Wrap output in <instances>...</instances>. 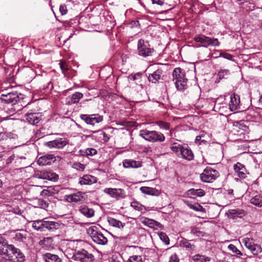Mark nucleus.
<instances>
[{
    "label": "nucleus",
    "mask_w": 262,
    "mask_h": 262,
    "mask_svg": "<svg viewBox=\"0 0 262 262\" xmlns=\"http://www.w3.org/2000/svg\"><path fill=\"white\" fill-rule=\"evenodd\" d=\"M60 224L54 221H47L45 219L34 221L32 227L36 230L40 231H54L59 228Z\"/></svg>",
    "instance_id": "obj_1"
},
{
    "label": "nucleus",
    "mask_w": 262,
    "mask_h": 262,
    "mask_svg": "<svg viewBox=\"0 0 262 262\" xmlns=\"http://www.w3.org/2000/svg\"><path fill=\"white\" fill-rule=\"evenodd\" d=\"M172 76L173 81L178 90L183 91L186 88L187 80L185 78V74L182 69L176 68L173 71Z\"/></svg>",
    "instance_id": "obj_2"
},
{
    "label": "nucleus",
    "mask_w": 262,
    "mask_h": 262,
    "mask_svg": "<svg viewBox=\"0 0 262 262\" xmlns=\"http://www.w3.org/2000/svg\"><path fill=\"white\" fill-rule=\"evenodd\" d=\"M139 135L145 140L152 142H162L165 139L164 135L162 133L155 130H141Z\"/></svg>",
    "instance_id": "obj_3"
},
{
    "label": "nucleus",
    "mask_w": 262,
    "mask_h": 262,
    "mask_svg": "<svg viewBox=\"0 0 262 262\" xmlns=\"http://www.w3.org/2000/svg\"><path fill=\"white\" fill-rule=\"evenodd\" d=\"M219 177V172L210 167H207L200 174L202 181L205 183H212Z\"/></svg>",
    "instance_id": "obj_4"
},
{
    "label": "nucleus",
    "mask_w": 262,
    "mask_h": 262,
    "mask_svg": "<svg viewBox=\"0 0 262 262\" xmlns=\"http://www.w3.org/2000/svg\"><path fill=\"white\" fill-rule=\"evenodd\" d=\"M72 259L79 262H92L94 256L84 249L75 251L71 258Z\"/></svg>",
    "instance_id": "obj_5"
},
{
    "label": "nucleus",
    "mask_w": 262,
    "mask_h": 262,
    "mask_svg": "<svg viewBox=\"0 0 262 262\" xmlns=\"http://www.w3.org/2000/svg\"><path fill=\"white\" fill-rule=\"evenodd\" d=\"M10 257L8 260L13 262H24L25 260V256L20 249L16 248L13 245H10Z\"/></svg>",
    "instance_id": "obj_6"
},
{
    "label": "nucleus",
    "mask_w": 262,
    "mask_h": 262,
    "mask_svg": "<svg viewBox=\"0 0 262 262\" xmlns=\"http://www.w3.org/2000/svg\"><path fill=\"white\" fill-rule=\"evenodd\" d=\"M23 98V95L18 94L17 92L9 93L6 94H3L1 97L2 102L5 103H11L12 104H15L20 99Z\"/></svg>",
    "instance_id": "obj_7"
},
{
    "label": "nucleus",
    "mask_w": 262,
    "mask_h": 262,
    "mask_svg": "<svg viewBox=\"0 0 262 262\" xmlns=\"http://www.w3.org/2000/svg\"><path fill=\"white\" fill-rule=\"evenodd\" d=\"M80 118L88 124L94 125L103 121V117L98 114H81Z\"/></svg>",
    "instance_id": "obj_8"
},
{
    "label": "nucleus",
    "mask_w": 262,
    "mask_h": 262,
    "mask_svg": "<svg viewBox=\"0 0 262 262\" xmlns=\"http://www.w3.org/2000/svg\"><path fill=\"white\" fill-rule=\"evenodd\" d=\"M242 242L245 247L250 250L254 255H256L261 252V247L257 244H255L252 238H244L242 239Z\"/></svg>",
    "instance_id": "obj_9"
},
{
    "label": "nucleus",
    "mask_w": 262,
    "mask_h": 262,
    "mask_svg": "<svg viewBox=\"0 0 262 262\" xmlns=\"http://www.w3.org/2000/svg\"><path fill=\"white\" fill-rule=\"evenodd\" d=\"M153 50L149 48V45L147 41L140 39L138 42V51L139 54L143 57L150 56Z\"/></svg>",
    "instance_id": "obj_10"
},
{
    "label": "nucleus",
    "mask_w": 262,
    "mask_h": 262,
    "mask_svg": "<svg viewBox=\"0 0 262 262\" xmlns=\"http://www.w3.org/2000/svg\"><path fill=\"white\" fill-rule=\"evenodd\" d=\"M10 245H8L6 241L0 237V255L2 256L3 259L0 262H6L8 258L10 257Z\"/></svg>",
    "instance_id": "obj_11"
},
{
    "label": "nucleus",
    "mask_w": 262,
    "mask_h": 262,
    "mask_svg": "<svg viewBox=\"0 0 262 262\" xmlns=\"http://www.w3.org/2000/svg\"><path fill=\"white\" fill-rule=\"evenodd\" d=\"M103 191L105 193L117 200L123 199L126 196L124 190L121 188H106Z\"/></svg>",
    "instance_id": "obj_12"
},
{
    "label": "nucleus",
    "mask_w": 262,
    "mask_h": 262,
    "mask_svg": "<svg viewBox=\"0 0 262 262\" xmlns=\"http://www.w3.org/2000/svg\"><path fill=\"white\" fill-rule=\"evenodd\" d=\"M68 143V142L66 139L58 138L46 142L45 145L50 148L60 149L63 148Z\"/></svg>",
    "instance_id": "obj_13"
},
{
    "label": "nucleus",
    "mask_w": 262,
    "mask_h": 262,
    "mask_svg": "<svg viewBox=\"0 0 262 262\" xmlns=\"http://www.w3.org/2000/svg\"><path fill=\"white\" fill-rule=\"evenodd\" d=\"M83 193L78 191L70 194L64 195L65 200L69 203H77L83 199Z\"/></svg>",
    "instance_id": "obj_14"
},
{
    "label": "nucleus",
    "mask_w": 262,
    "mask_h": 262,
    "mask_svg": "<svg viewBox=\"0 0 262 262\" xmlns=\"http://www.w3.org/2000/svg\"><path fill=\"white\" fill-rule=\"evenodd\" d=\"M56 158L53 155H47L40 157L37 161V163L40 165H51L52 162H55Z\"/></svg>",
    "instance_id": "obj_15"
},
{
    "label": "nucleus",
    "mask_w": 262,
    "mask_h": 262,
    "mask_svg": "<svg viewBox=\"0 0 262 262\" xmlns=\"http://www.w3.org/2000/svg\"><path fill=\"white\" fill-rule=\"evenodd\" d=\"M25 118L31 124L35 125L41 120V115L38 113H30L25 115Z\"/></svg>",
    "instance_id": "obj_16"
},
{
    "label": "nucleus",
    "mask_w": 262,
    "mask_h": 262,
    "mask_svg": "<svg viewBox=\"0 0 262 262\" xmlns=\"http://www.w3.org/2000/svg\"><path fill=\"white\" fill-rule=\"evenodd\" d=\"M233 168L239 178H245L246 177L247 169L244 164L237 162L234 165Z\"/></svg>",
    "instance_id": "obj_17"
},
{
    "label": "nucleus",
    "mask_w": 262,
    "mask_h": 262,
    "mask_svg": "<svg viewBox=\"0 0 262 262\" xmlns=\"http://www.w3.org/2000/svg\"><path fill=\"white\" fill-rule=\"evenodd\" d=\"M97 182V178L90 174H85L79 178V184L83 185H92Z\"/></svg>",
    "instance_id": "obj_18"
},
{
    "label": "nucleus",
    "mask_w": 262,
    "mask_h": 262,
    "mask_svg": "<svg viewBox=\"0 0 262 262\" xmlns=\"http://www.w3.org/2000/svg\"><path fill=\"white\" fill-rule=\"evenodd\" d=\"M240 100L238 95L233 94L230 97V102L229 104L230 108L231 111L238 110L239 106Z\"/></svg>",
    "instance_id": "obj_19"
},
{
    "label": "nucleus",
    "mask_w": 262,
    "mask_h": 262,
    "mask_svg": "<svg viewBox=\"0 0 262 262\" xmlns=\"http://www.w3.org/2000/svg\"><path fill=\"white\" fill-rule=\"evenodd\" d=\"M78 210L82 214L88 218L93 217L95 214L94 210L93 208H89L85 205L80 206Z\"/></svg>",
    "instance_id": "obj_20"
},
{
    "label": "nucleus",
    "mask_w": 262,
    "mask_h": 262,
    "mask_svg": "<svg viewBox=\"0 0 262 262\" xmlns=\"http://www.w3.org/2000/svg\"><path fill=\"white\" fill-rule=\"evenodd\" d=\"M123 165L125 168H137L142 166L141 163L139 161L131 159H126L123 162Z\"/></svg>",
    "instance_id": "obj_21"
},
{
    "label": "nucleus",
    "mask_w": 262,
    "mask_h": 262,
    "mask_svg": "<svg viewBox=\"0 0 262 262\" xmlns=\"http://www.w3.org/2000/svg\"><path fill=\"white\" fill-rule=\"evenodd\" d=\"M205 191L202 189H190L187 191V195L191 198L202 197L205 195Z\"/></svg>",
    "instance_id": "obj_22"
},
{
    "label": "nucleus",
    "mask_w": 262,
    "mask_h": 262,
    "mask_svg": "<svg viewBox=\"0 0 262 262\" xmlns=\"http://www.w3.org/2000/svg\"><path fill=\"white\" fill-rule=\"evenodd\" d=\"M244 214V211L240 209H230L227 212L228 216L232 219L236 217H242Z\"/></svg>",
    "instance_id": "obj_23"
},
{
    "label": "nucleus",
    "mask_w": 262,
    "mask_h": 262,
    "mask_svg": "<svg viewBox=\"0 0 262 262\" xmlns=\"http://www.w3.org/2000/svg\"><path fill=\"white\" fill-rule=\"evenodd\" d=\"M43 259L45 262H62L61 259L57 255L50 253L43 254Z\"/></svg>",
    "instance_id": "obj_24"
},
{
    "label": "nucleus",
    "mask_w": 262,
    "mask_h": 262,
    "mask_svg": "<svg viewBox=\"0 0 262 262\" xmlns=\"http://www.w3.org/2000/svg\"><path fill=\"white\" fill-rule=\"evenodd\" d=\"M26 233H20L18 231H12L10 232V236L16 242H24L26 239Z\"/></svg>",
    "instance_id": "obj_25"
},
{
    "label": "nucleus",
    "mask_w": 262,
    "mask_h": 262,
    "mask_svg": "<svg viewBox=\"0 0 262 262\" xmlns=\"http://www.w3.org/2000/svg\"><path fill=\"white\" fill-rule=\"evenodd\" d=\"M196 42H200L202 46L207 47L210 45V38L203 35L196 36L194 38Z\"/></svg>",
    "instance_id": "obj_26"
},
{
    "label": "nucleus",
    "mask_w": 262,
    "mask_h": 262,
    "mask_svg": "<svg viewBox=\"0 0 262 262\" xmlns=\"http://www.w3.org/2000/svg\"><path fill=\"white\" fill-rule=\"evenodd\" d=\"M162 73V70L160 69L156 70L149 75L148 77L149 81L156 83L161 79Z\"/></svg>",
    "instance_id": "obj_27"
},
{
    "label": "nucleus",
    "mask_w": 262,
    "mask_h": 262,
    "mask_svg": "<svg viewBox=\"0 0 262 262\" xmlns=\"http://www.w3.org/2000/svg\"><path fill=\"white\" fill-rule=\"evenodd\" d=\"M182 154L180 157L183 158L188 161H191L193 159L194 156L192 151L188 147L183 146L181 151Z\"/></svg>",
    "instance_id": "obj_28"
},
{
    "label": "nucleus",
    "mask_w": 262,
    "mask_h": 262,
    "mask_svg": "<svg viewBox=\"0 0 262 262\" xmlns=\"http://www.w3.org/2000/svg\"><path fill=\"white\" fill-rule=\"evenodd\" d=\"M92 240L96 244L101 245H104L107 244V238L101 232L98 233L93 237Z\"/></svg>",
    "instance_id": "obj_29"
},
{
    "label": "nucleus",
    "mask_w": 262,
    "mask_h": 262,
    "mask_svg": "<svg viewBox=\"0 0 262 262\" xmlns=\"http://www.w3.org/2000/svg\"><path fill=\"white\" fill-rule=\"evenodd\" d=\"M140 190L143 193L151 195L158 196L160 194L159 191L154 188L148 187H141Z\"/></svg>",
    "instance_id": "obj_30"
},
{
    "label": "nucleus",
    "mask_w": 262,
    "mask_h": 262,
    "mask_svg": "<svg viewBox=\"0 0 262 262\" xmlns=\"http://www.w3.org/2000/svg\"><path fill=\"white\" fill-rule=\"evenodd\" d=\"M107 221L110 225L119 229L123 228L125 225V223L113 217H108Z\"/></svg>",
    "instance_id": "obj_31"
},
{
    "label": "nucleus",
    "mask_w": 262,
    "mask_h": 262,
    "mask_svg": "<svg viewBox=\"0 0 262 262\" xmlns=\"http://www.w3.org/2000/svg\"><path fill=\"white\" fill-rule=\"evenodd\" d=\"M83 97V94L80 92H76L68 99H69V103L74 104L78 103L80 99Z\"/></svg>",
    "instance_id": "obj_32"
},
{
    "label": "nucleus",
    "mask_w": 262,
    "mask_h": 262,
    "mask_svg": "<svg viewBox=\"0 0 262 262\" xmlns=\"http://www.w3.org/2000/svg\"><path fill=\"white\" fill-rule=\"evenodd\" d=\"M51 173L45 171H37L35 173V177L40 179L51 180Z\"/></svg>",
    "instance_id": "obj_33"
},
{
    "label": "nucleus",
    "mask_w": 262,
    "mask_h": 262,
    "mask_svg": "<svg viewBox=\"0 0 262 262\" xmlns=\"http://www.w3.org/2000/svg\"><path fill=\"white\" fill-rule=\"evenodd\" d=\"M183 146L178 144L177 143H173L171 146V150L175 153L178 157H180L182 154L181 151L183 149Z\"/></svg>",
    "instance_id": "obj_34"
},
{
    "label": "nucleus",
    "mask_w": 262,
    "mask_h": 262,
    "mask_svg": "<svg viewBox=\"0 0 262 262\" xmlns=\"http://www.w3.org/2000/svg\"><path fill=\"white\" fill-rule=\"evenodd\" d=\"M250 203L258 207H262V196L256 195L250 200Z\"/></svg>",
    "instance_id": "obj_35"
},
{
    "label": "nucleus",
    "mask_w": 262,
    "mask_h": 262,
    "mask_svg": "<svg viewBox=\"0 0 262 262\" xmlns=\"http://www.w3.org/2000/svg\"><path fill=\"white\" fill-rule=\"evenodd\" d=\"M192 259L194 262H207L210 260V258L204 255L196 254L193 256Z\"/></svg>",
    "instance_id": "obj_36"
},
{
    "label": "nucleus",
    "mask_w": 262,
    "mask_h": 262,
    "mask_svg": "<svg viewBox=\"0 0 262 262\" xmlns=\"http://www.w3.org/2000/svg\"><path fill=\"white\" fill-rule=\"evenodd\" d=\"M230 75V71L227 69H221L218 73L217 77L220 80L226 79Z\"/></svg>",
    "instance_id": "obj_37"
},
{
    "label": "nucleus",
    "mask_w": 262,
    "mask_h": 262,
    "mask_svg": "<svg viewBox=\"0 0 262 262\" xmlns=\"http://www.w3.org/2000/svg\"><path fill=\"white\" fill-rule=\"evenodd\" d=\"M130 205L135 210L140 211L142 213L145 210V207L138 202H133L131 203Z\"/></svg>",
    "instance_id": "obj_38"
},
{
    "label": "nucleus",
    "mask_w": 262,
    "mask_h": 262,
    "mask_svg": "<svg viewBox=\"0 0 262 262\" xmlns=\"http://www.w3.org/2000/svg\"><path fill=\"white\" fill-rule=\"evenodd\" d=\"M144 223L149 227L150 228H154L155 227H158L160 224L158 222L149 219H145Z\"/></svg>",
    "instance_id": "obj_39"
},
{
    "label": "nucleus",
    "mask_w": 262,
    "mask_h": 262,
    "mask_svg": "<svg viewBox=\"0 0 262 262\" xmlns=\"http://www.w3.org/2000/svg\"><path fill=\"white\" fill-rule=\"evenodd\" d=\"M87 231L92 239H93V237H94L99 232L97 227L94 226L89 228Z\"/></svg>",
    "instance_id": "obj_40"
},
{
    "label": "nucleus",
    "mask_w": 262,
    "mask_h": 262,
    "mask_svg": "<svg viewBox=\"0 0 262 262\" xmlns=\"http://www.w3.org/2000/svg\"><path fill=\"white\" fill-rule=\"evenodd\" d=\"M156 124L160 127V129L164 130H168L169 129V124L168 123L159 121L156 122Z\"/></svg>",
    "instance_id": "obj_41"
},
{
    "label": "nucleus",
    "mask_w": 262,
    "mask_h": 262,
    "mask_svg": "<svg viewBox=\"0 0 262 262\" xmlns=\"http://www.w3.org/2000/svg\"><path fill=\"white\" fill-rule=\"evenodd\" d=\"M117 124L118 125H121L122 126L127 127H132L134 125V122L127 121V120L120 121L118 122H117Z\"/></svg>",
    "instance_id": "obj_42"
},
{
    "label": "nucleus",
    "mask_w": 262,
    "mask_h": 262,
    "mask_svg": "<svg viewBox=\"0 0 262 262\" xmlns=\"http://www.w3.org/2000/svg\"><path fill=\"white\" fill-rule=\"evenodd\" d=\"M128 261L129 262H144L141 256L133 255L130 256Z\"/></svg>",
    "instance_id": "obj_43"
},
{
    "label": "nucleus",
    "mask_w": 262,
    "mask_h": 262,
    "mask_svg": "<svg viewBox=\"0 0 262 262\" xmlns=\"http://www.w3.org/2000/svg\"><path fill=\"white\" fill-rule=\"evenodd\" d=\"M228 249L232 251L233 253H235L237 255H242L243 254L234 245L230 244L228 247Z\"/></svg>",
    "instance_id": "obj_44"
},
{
    "label": "nucleus",
    "mask_w": 262,
    "mask_h": 262,
    "mask_svg": "<svg viewBox=\"0 0 262 262\" xmlns=\"http://www.w3.org/2000/svg\"><path fill=\"white\" fill-rule=\"evenodd\" d=\"M97 154V150L93 148H87L84 151V155L86 156H92Z\"/></svg>",
    "instance_id": "obj_45"
},
{
    "label": "nucleus",
    "mask_w": 262,
    "mask_h": 262,
    "mask_svg": "<svg viewBox=\"0 0 262 262\" xmlns=\"http://www.w3.org/2000/svg\"><path fill=\"white\" fill-rule=\"evenodd\" d=\"M188 206L190 208L192 209L193 210L196 211H202V210L204 209L203 207L198 204H189Z\"/></svg>",
    "instance_id": "obj_46"
},
{
    "label": "nucleus",
    "mask_w": 262,
    "mask_h": 262,
    "mask_svg": "<svg viewBox=\"0 0 262 262\" xmlns=\"http://www.w3.org/2000/svg\"><path fill=\"white\" fill-rule=\"evenodd\" d=\"M159 235L160 239H161L164 243H165L166 244H168L169 243L168 237L165 233L160 232V233H159Z\"/></svg>",
    "instance_id": "obj_47"
},
{
    "label": "nucleus",
    "mask_w": 262,
    "mask_h": 262,
    "mask_svg": "<svg viewBox=\"0 0 262 262\" xmlns=\"http://www.w3.org/2000/svg\"><path fill=\"white\" fill-rule=\"evenodd\" d=\"M59 64L62 72L65 73L69 70L68 64L65 61H61Z\"/></svg>",
    "instance_id": "obj_48"
},
{
    "label": "nucleus",
    "mask_w": 262,
    "mask_h": 262,
    "mask_svg": "<svg viewBox=\"0 0 262 262\" xmlns=\"http://www.w3.org/2000/svg\"><path fill=\"white\" fill-rule=\"evenodd\" d=\"M73 167L79 170H83L84 168V166L82 164L77 162L73 164Z\"/></svg>",
    "instance_id": "obj_49"
},
{
    "label": "nucleus",
    "mask_w": 262,
    "mask_h": 262,
    "mask_svg": "<svg viewBox=\"0 0 262 262\" xmlns=\"http://www.w3.org/2000/svg\"><path fill=\"white\" fill-rule=\"evenodd\" d=\"M39 203L41 208L43 209H46L48 207V204L43 200H40Z\"/></svg>",
    "instance_id": "obj_50"
},
{
    "label": "nucleus",
    "mask_w": 262,
    "mask_h": 262,
    "mask_svg": "<svg viewBox=\"0 0 262 262\" xmlns=\"http://www.w3.org/2000/svg\"><path fill=\"white\" fill-rule=\"evenodd\" d=\"M210 45L213 46H218L220 45V42L218 41L217 39L216 38H210Z\"/></svg>",
    "instance_id": "obj_51"
},
{
    "label": "nucleus",
    "mask_w": 262,
    "mask_h": 262,
    "mask_svg": "<svg viewBox=\"0 0 262 262\" xmlns=\"http://www.w3.org/2000/svg\"><path fill=\"white\" fill-rule=\"evenodd\" d=\"M59 10L62 15H64L67 13V7L64 5L60 6Z\"/></svg>",
    "instance_id": "obj_52"
},
{
    "label": "nucleus",
    "mask_w": 262,
    "mask_h": 262,
    "mask_svg": "<svg viewBox=\"0 0 262 262\" xmlns=\"http://www.w3.org/2000/svg\"><path fill=\"white\" fill-rule=\"evenodd\" d=\"M141 75L140 73H137L135 75H129L128 78L132 80H135L138 77H140Z\"/></svg>",
    "instance_id": "obj_53"
},
{
    "label": "nucleus",
    "mask_w": 262,
    "mask_h": 262,
    "mask_svg": "<svg viewBox=\"0 0 262 262\" xmlns=\"http://www.w3.org/2000/svg\"><path fill=\"white\" fill-rule=\"evenodd\" d=\"M11 211L15 214H21L22 213V211L18 207L13 208L11 209Z\"/></svg>",
    "instance_id": "obj_54"
},
{
    "label": "nucleus",
    "mask_w": 262,
    "mask_h": 262,
    "mask_svg": "<svg viewBox=\"0 0 262 262\" xmlns=\"http://www.w3.org/2000/svg\"><path fill=\"white\" fill-rule=\"evenodd\" d=\"M169 262H179V260L176 255H173L171 256Z\"/></svg>",
    "instance_id": "obj_55"
},
{
    "label": "nucleus",
    "mask_w": 262,
    "mask_h": 262,
    "mask_svg": "<svg viewBox=\"0 0 262 262\" xmlns=\"http://www.w3.org/2000/svg\"><path fill=\"white\" fill-rule=\"evenodd\" d=\"M153 4H157L159 5L162 6L164 4L163 0H151Z\"/></svg>",
    "instance_id": "obj_56"
},
{
    "label": "nucleus",
    "mask_w": 262,
    "mask_h": 262,
    "mask_svg": "<svg viewBox=\"0 0 262 262\" xmlns=\"http://www.w3.org/2000/svg\"><path fill=\"white\" fill-rule=\"evenodd\" d=\"M222 56L224 57L225 58L228 59H231L232 58V56L231 54H229L228 53H223L222 54Z\"/></svg>",
    "instance_id": "obj_57"
},
{
    "label": "nucleus",
    "mask_w": 262,
    "mask_h": 262,
    "mask_svg": "<svg viewBox=\"0 0 262 262\" xmlns=\"http://www.w3.org/2000/svg\"><path fill=\"white\" fill-rule=\"evenodd\" d=\"M202 137V135L196 136L195 140V143H198V142L200 141Z\"/></svg>",
    "instance_id": "obj_58"
},
{
    "label": "nucleus",
    "mask_w": 262,
    "mask_h": 262,
    "mask_svg": "<svg viewBox=\"0 0 262 262\" xmlns=\"http://www.w3.org/2000/svg\"><path fill=\"white\" fill-rule=\"evenodd\" d=\"M110 262H119V261L117 259L112 258L110 259Z\"/></svg>",
    "instance_id": "obj_59"
},
{
    "label": "nucleus",
    "mask_w": 262,
    "mask_h": 262,
    "mask_svg": "<svg viewBox=\"0 0 262 262\" xmlns=\"http://www.w3.org/2000/svg\"><path fill=\"white\" fill-rule=\"evenodd\" d=\"M186 247H187V248H190L191 249H193V248L194 247V246L193 245H191L190 244H187L186 245Z\"/></svg>",
    "instance_id": "obj_60"
},
{
    "label": "nucleus",
    "mask_w": 262,
    "mask_h": 262,
    "mask_svg": "<svg viewBox=\"0 0 262 262\" xmlns=\"http://www.w3.org/2000/svg\"><path fill=\"white\" fill-rule=\"evenodd\" d=\"M102 135H103V137H104V138H107V140L109 139V138L107 137V134H106L105 133L103 132V133H102Z\"/></svg>",
    "instance_id": "obj_61"
},
{
    "label": "nucleus",
    "mask_w": 262,
    "mask_h": 262,
    "mask_svg": "<svg viewBox=\"0 0 262 262\" xmlns=\"http://www.w3.org/2000/svg\"><path fill=\"white\" fill-rule=\"evenodd\" d=\"M52 241V239L50 237H48L46 238H44L43 241L44 242H45L46 241Z\"/></svg>",
    "instance_id": "obj_62"
},
{
    "label": "nucleus",
    "mask_w": 262,
    "mask_h": 262,
    "mask_svg": "<svg viewBox=\"0 0 262 262\" xmlns=\"http://www.w3.org/2000/svg\"><path fill=\"white\" fill-rule=\"evenodd\" d=\"M259 103H260L261 105H262V96L260 97L259 99Z\"/></svg>",
    "instance_id": "obj_63"
},
{
    "label": "nucleus",
    "mask_w": 262,
    "mask_h": 262,
    "mask_svg": "<svg viewBox=\"0 0 262 262\" xmlns=\"http://www.w3.org/2000/svg\"><path fill=\"white\" fill-rule=\"evenodd\" d=\"M196 229H192V230H191V232H192V233H196Z\"/></svg>",
    "instance_id": "obj_64"
}]
</instances>
